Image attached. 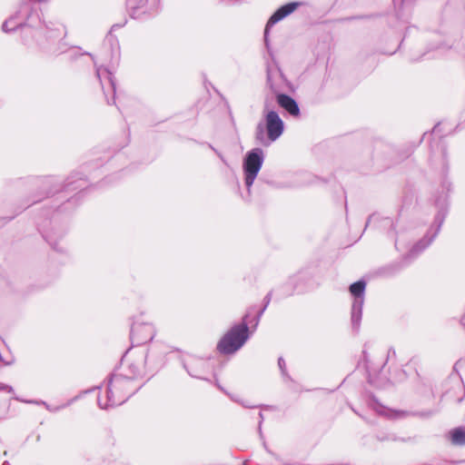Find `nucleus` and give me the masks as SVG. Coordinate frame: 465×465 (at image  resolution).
<instances>
[{
  "label": "nucleus",
  "instance_id": "nucleus-1",
  "mask_svg": "<svg viewBox=\"0 0 465 465\" xmlns=\"http://www.w3.org/2000/svg\"><path fill=\"white\" fill-rule=\"evenodd\" d=\"M41 10L31 1L23 3L17 12L5 20L2 25L5 33L22 29L23 43L30 49L47 55H58L67 51L65 27L59 24H45Z\"/></svg>",
  "mask_w": 465,
  "mask_h": 465
},
{
  "label": "nucleus",
  "instance_id": "nucleus-2",
  "mask_svg": "<svg viewBox=\"0 0 465 465\" xmlns=\"http://www.w3.org/2000/svg\"><path fill=\"white\" fill-rule=\"evenodd\" d=\"M441 188L442 194L438 196L435 200V205L439 208V211L434 217V222L428 229L426 234L413 244L408 253L403 256L401 262L403 263L402 266L411 263L414 259H416L432 243L439 234L447 214L448 193H450L451 189V183L447 178L443 179Z\"/></svg>",
  "mask_w": 465,
  "mask_h": 465
},
{
  "label": "nucleus",
  "instance_id": "nucleus-3",
  "mask_svg": "<svg viewBox=\"0 0 465 465\" xmlns=\"http://www.w3.org/2000/svg\"><path fill=\"white\" fill-rule=\"evenodd\" d=\"M140 386H135L131 380L125 379L124 374L114 372L107 381L106 400L104 401L99 396L97 403L101 409H109L124 403Z\"/></svg>",
  "mask_w": 465,
  "mask_h": 465
},
{
  "label": "nucleus",
  "instance_id": "nucleus-4",
  "mask_svg": "<svg viewBox=\"0 0 465 465\" xmlns=\"http://www.w3.org/2000/svg\"><path fill=\"white\" fill-rule=\"evenodd\" d=\"M251 312L242 317V322L232 325L217 343V351L223 355H232L238 351L249 340L248 318Z\"/></svg>",
  "mask_w": 465,
  "mask_h": 465
},
{
  "label": "nucleus",
  "instance_id": "nucleus-5",
  "mask_svg": "<svg viewBox=\"0 0 465 465\" xmlns=\"http://www.w3.org/2000/svg\"><path fill=\"white\" fill-rule=\"evenodd\" d=\"M265 123L260 122L255 129V139L262 145L275 142L284 131V123L276 111L264 114Z\"/></svg>",
  "mask_w": 465,
  "mask_h": 465
},
{
  "label": "nucleus",
  "instance_id": "nucleus-6",
  "mask_svg": "<svg viewBox=\"0 0 465 465\" xmlns=\"http://www.w3.org/2000/svg\"><path fill=\"white\" fill-rule=\"evenodd\" d=\"M264 162V153L261 148H254L249 151L242 163L244 174V184L247 188L248 195L251 194V188Z\"/></svg>",
  "mask_w": 465,
  "mask_h": 465
},
{
  "label": "nucleus",
  "instance_id": "nucleus-7",
  "mask_svg": "<svg viewBox=\"0 0 465 465\" xmlns=\"http://www.w3.org/2000/svg\"><path fill=\"white\" fill-rule=\"evenodd\" d=\"M142 318L143 315L133 319L130 339L134 346H139L152 341L155 334L153 326Z\"/></svg>",
  "mask_w": 465,
  "mask_h": 465
},
{
  "label": "nucleus",
  "instance_id": "nucleus-8",
  "mask_svg": "<svg viewBox=\"0 0 465 465\" xmlns=\"http://www.w3.org/2000/svg\"><path fill=\"white\" fill-rule=\"evenodd\" d=\"M365 288L366 282L363 280L357 281L350 286V292L353 296L351 318L352 327L355 330L359 329L361 321Z\"/></svg>",
  "mask_w": 465,
  "mask_h": 465
},
{
  "label": "nucleus",
  "instance_id": "nucleus-9",
  "mask_svg": "<svg viewBox=\"0 0 465 465\" xmlns=\"http://www.w3.org/2000/svg\"><path fill=\"white\" fill-rule=\"evenodd\" d=\"M96 76L101 84L108 104L115 103L116 84L114 72L107 66L95 64Z\"/></svg>",
  "mask_w": 465,
  "mask_h": 465
},
{
  "label": "nucleus",
  "instance_id": "nucleus-10",
  "mask_svg": "<svg viewBox=\"0 0 465 465\" xmlns=\"http://www.w3.org/2000/svg\"><path fill=\"white\" fill-rule=\"evenodd\" d=\"M43 186L45 188H49L51 186L54 187V189H51L47 193H54L57 192H74L79 191L82 192L86 188V181L82 177H78V174H73L67 178L63 185L56 183V180L53 177L45 178L43 181Z\"/></svg>",
  "mask_w": 465,
  "mask_h": 465
},
{
  "label": "nucleus",
  "instance_id": "nucleus-11",
  "mask_svg": "<svg viewBox=\"0 0 465 465\" xmlns=\"http://www.w3.org/2000/svg\"><path fill=\"white\" fill-rule=\"evenodd\" d=\"M183 365L191 377L210 381L205 377V374L213 371V367L208 360L189 356L183 360Z\"/></svg>",
  "mask_w": 465,
  "mask_h": 465
},
{
  "label": "nucleus",
  "instance_id": "nucleus-12",
  "mask_svg": "<svg viewBox=\"0 0 465 465\" xmlns=\"http://www.w3.org/2000/svg\"><path fill=\"white\" fill-rule=\"evenodd\" d=\"M126 5L132 17L141 19L151 16L158 12L160 0H126Z\"/></svg>",
  "mask_w": 465,
  "mask_h": 465
},
{
  "label": "nucleus",
  "instance_id": "nucleus-13",
  "mask_svg": "<svg viewBox=\"0 0 465 465\" xmlns=\"http://www.w3.org/2000/svg\"><path fill=\"white\" fill-rule=\"evenodd\" d=\"M369 405L373 408L378 413L387 416L390 419H401L409 416H419L421 418H429L439 411V409L427 411H417L412 412L409 411L401 410H389L381 405L377 400L372 397L369 402Z\"/></svg>",
  "mask_w": 465,
  "mask_h": 465
},
{
  "label": "nucleus",
  "instance_id": "nucleus-14",
  "mask_svg": "<svg viewBox=\"0 0 465 465\" xmlns=\"http://www.w3.org/2000/svg\"><path fill=\"white\" fill-rule=\"evenodd\" d=\"M300 5L301 4L299 2H290L288 4L282 5L272 15V16L267 22L264 31V41L267 47L269 27L274 25L276 23L280 22L281 20L291 15Z\"/></svg>",
  "mask_w": 465,
  "mask_h": 465
},
{
  "label": "nucleus",
  "instance_id": "nucleus-15",
  "mask_svg": "<svg viewBox=\"0 0 465 465\" xmlns=\"http://www.w3.org/2000/svg\"><path fill=\"white\" fill-rule=\"evenodd\" d=\"M284 76L277 67H267V86L275 96L282 94V84L284 82Z\"/></svg>",
  "mask_w": 465,
  "mask_h": 465
},
{
  "label": "nucleus",
  "instance_id": "nucleus-16",
  "mask_svg": "<svg viewBox=\"0 0 465 465\" xmlns=\"http://www.w3.org/2000/svg\"><path fill=\"white\" fill-rule=\"evenodd\" d=\"M39 231L54 250H56L57 252H64L63 247H58V240H61L65 234L64 228L55 229L52 227L51 229H45L43 226L39 228Z\"/></svg>",
  "mask_w": 465,
  "mask_h": 465
},
{
  "label": "nucleus",
  "instance_id": "nucleus-17",
  "mask_svg": "<svg viewBox=\"0 0 465 465\" xmlns=\"http://www.w3.org/2000/svg\"><path fill=\"white\" fill-rule=\"evenodd\" d=\"M120 25H114L105 37V44L111 46V58L109 60V66L112 68L118 65L120 62V45L117 38L113 35V31L116 28H120Z\"/></svg>",
  "mask_w": 465,
  "mask_h": 465
},
{
  "label": "nucleus",
  "instance_id": "nucleus-18",
  "mask_svg": "<svg viewBox=\"0 0 465 465\" xmlns=\"http://www.w3.org/2000/svg\"><path fill=\"white\" fill-rule=\"evenodd\" d=\"M276 100L278 104L290 115L294 117L300 116L301 112L299 105L292 97L285 94H278Z\"/></svg>",
  "mask_w": 465,
  "mask_h": 465
},
{
  "label": "nucleus",
  "instance_id": "nucleus-19",
  "mask_svg": "<svg viewBox=\"0 0 465 465\" xmlns=\"http://www.w3.org/2000/svg\"><path fill=\"white\" fill-rule=\"evenodd\" d=\"M80 398H81V395H76L74 398L68 400L65 403H63L60 405H51L44 401H24L27 402V403H35V404L44 405L47 411L54 413V412H58L61 410H64V409L69 407L71 404H73L74 401H76Z\"/></svg>",
  "mask_w": 465,
  "mask_h": 465
},
{
  "label": "nucleus",
  "instance_id": "nucleus-20",
  "mask_svg": "<svg viewBox=\"0 0 465 465\" xmlns=\"http://www.w3.org/2000/svg\"><path fill=\"white\" fill-rule=\"evenodd\" d=\"M449 439L450 442L455 446L465 445V426H460L450 430Z\"/></svg>",
  "mask_w": 465,
  "mask_h": 465
},
{
  "label": "nucleus",
  "instance_id": "nucleus-21",
  "mask_svg": "<svg viewBox=\"0 0 465 465\" xmlns=\"http://www.w3.org/2000/svg\"><path fill=\"white\" fill-rule=\"evenodd\" d=\"M146 357H144L143 359L141 360V361H143V360L145 361ZM141 364L142 362L140 363H131L129 366H128V369H127V374H124V376L125 377V379H128V380H131L132 381V383L134 384V380L137 379L138 377L141 376L142 374V368H141Z\"/></svg>",
  "mask_w": 465,
  "mask_h": 465
},
{
  "label": "nucleus",
  "instance_id": "nucleus-22",
  "mask_svg": "<svg viewBox=\"0 0 465 465\" xmlns=\"http://www.w3.org/2000/svg\"><path fill=\"white\" fill-rule=\"evenodd\" d=\"M5 392L8 394H14V389L12 386L0 382V392ZM10 399H4L3 403H0V418L5 414V410L9 406Z\"/></svg>",
  "mask_w": 465,
  "mask_h": 465
},
{
  "label": "nucleus",
  "instance_id": "nucleus-23",
  "mask_svg": "<svg viewBox=\"0 0 465 465\" xmlns=\"http://www.w3.org/2000/svg\"><path fill=\"white\" fill-rule=\"evenodd\" d=\"M278 366L281 371V374H282V377L283 378V381L285 382L292 381V377L290 376V374L287 371L285 360L282 357H280L278 359Z\"/></svg>",
  "mask_w": 465,
  "mask_h": 465
},
{
  "label": "nucleus",
  "instance_id": "nucleus-24",
  "mask_svg": "<svg viewBox=\"0 0 465 465\" xmlns=\"http://www.w3.org/2000/svg\"><path fill=\"white\" fill-rule=\"evenodd\" d=\"M64 54H68V57L71 60L76 59L77 57L84 55V54H88V53L81 52V48H79V47H69L68 45H67V51ZM89 55H91V54H89Z\"/></svg>",
  "mask_w": 465,
  "mask_h": 465
},
{
  "label": "nucleus",
  "instance_id": "nucleus-25",
  "mask_svg": "<svg viewBox=\"0 0 465 465\" xmlns=\"http://www.w3.org/2000/svg\"><path fill=\"white\" fill-rule=\"evenodd\" d=\"M272 102H273L272 94H266L265 97H264V102H263V114H267V112H269V111H273L272 109Z\"/></svg>",
  "mask_w": 465,
  "mask_h": 465
},
{
  "label": "nucleus",
  "instance_id": "nucleus-26",
  "mask_svg": "<svg viewBox=\"0 0 465 465\" xmlns=\"http://www.w3.org/2000/svg\"><path fill=\"white\" fill-rule=\"evenodd\" d=\"M406 377H407L406 372L403 370L400 369L391 378V382L395 383V382L402 381L406 379Z\"/></svg>",
  "mask_w": 465,
  "mask_h": 465
},
{
  "label": "nucleus",
  "instance_id": "nucleus-27",
  "mask_svg": "<svg viewBox=\"0 0 465 465\" xmlns=\"http://www.w3.org/2000/svg\"><path fill=\"white\" fill-rule=\"evenodd\" d=\"M78 198L76 196H74L70 199H68L66 201V203H64L62 206L58 207V209L56 210V212H62V211H65L69 208V206H72L77 200Z\"/></svg>",
  "mask_w": 465,
  "mask_h": 465
},
{
  "label": "nucleus",
  "instance_id": "nucleus-28",
  "mask_svg": "<svg viewBox=\"0 0 465 465\" xmlns=\"http://www.w3.org/2000/svg\"><path fill=\"white\" fill-rule=\"evenodd\" d=\"M382 223H383V226H389V227H391V230L392 232H394V231H395V224H394V223H393V221H392L391 219H390V218H385V219H383V220H382Z\"/></svg>",
  "mask_w": 465,
  "mask_h": 465
},
{
  "label": "nucleus",
  "instance_id": "nucleus-29",
  "mask_svg": "<svg viewBox=\"0 0 465 465\" xmlns=\"http://www.w3.org/2000/svg\"><path fill=\"white\" fill-rule=\"evenodd\" d=\"M272 292H269L263 299V307L267 308L272 301Z\"/></svg>",
  "mask_w": 465,
  "mask_h": 465
},
{
  "label": "nucleus",
  "instance_id": "nucleus-30",
  "mask_svg": "<svg viewBox=\"0 0 465 465\" xmlns=\"http://www.w3.org/2000/svg\"><path fill=\"white\" fill-rule=\"evenodd\" d=\"M208 147L210 149H212L223 163H226V161H225L223 155L222 154V153H220L217 149H215L211 143H208Z\"/></svg>",
  "mask_w": 465,
  "mask_h": 465
},
{
  "label": "nucleus",
  "instance_id": "nucleus-31",
  "mask_svg": "<svg viewBox=\"0 0 465 465\" xmlns=\"http://www.w3.org/2000/svg\"><path fill=\"white\" fill-rule=\"evenodd\" d=\"M402 238H403V233L397 235V237L395 239V247L397 249H400V244H401V241Z\"/></svg>",
  "mask_w": 465,
  "mask_h": 465
},
{
  "label": "nucleus",
  "instance_id": "nucleus-32",
  "mask_svg": "<svg viewBox=\"0 0 465 465\" xmlns=\"http://www.w3.org/2000/svg\"><path fill=\"white\" fill-rule=\"evenodd\" d=\"M260 320H261V318H258V317H257V315H256L252 321H250V320L248 319V322H248V324H249L250 322H253V328H254V329H256V327L258 326V324H259V322H260Z\"/></svg>",
  "mask_w": 465,
  "mask_h": 465
},
{
  "label": "nucleus",
  "instance_id": "nucleus-33",
  "mask_svg": "<svg viewBox=\"0 0 465 465\" xmlns=\"http://www.w3.org/2000/svg\"><path fill=\"white\" fill-rule=\"evenodd\" d=\"M258 416H259V430H261V428H262V421H263V420H264V417H263V414H262V411H260V412L258 413Z\"/></svg>",
  "mask_w": 465,
  "mask_h": 465
},
{
  "label": "nucleus",
  "instance_id": "nucleus-34",
  "mask_svg": "<svg viewBox=\"0 0 465 465\" xmlns=\"http://www.w3.org/2000/svg\"><path fill=\"white\" fill-rule=\"evenodd\" d=\"M240 404L242 405L245 408H258L259 407V406H255V405H251V404H249L248 402H245V401H241Z\"/></svg>",
  "mask_w": 465,
  "mask_h": 465
},
{
  "label": "nucleus",
  "instance_id": "nucleus-35",
  "mask_svg": "<svg viewBox=\"0 0 465 465\" xmlns=\"http://www.w3.org/2000/svg\"><path fill=\"white\" fill-rule=\"evenodd\" d=\"M266 309H267V308L262 307V309L257 312V314H256V315H257V317H258V318H261V317L262 316V314H263V312H265V310H266Z\"/></svg>",
  "mask_w": 465,
  "mask_h": 465
},
{
  "label": "nucleus",
  "instance_id": "nucleus-36",
  "mask_svg": "<svg viewBox=\"0 0 465 465\" xmlns=\"http://www.w3.org/2000/svg\"><path fill=\"white\" fill-rule=\"evenodd\" d=\"M96 389H99V386H96ZM94 390H95V388H93V389H90V390L84 391H82L79 395H81V396H82L83 394L89 393V392H91V391H94Z\"/></svg>",
  "mask_w": 465,
  "mask_h": 465
},
{
  "label": "nucleus",
  "instance_id": "nucleus-37",
  "mask_svg": "<svg viewBox=\"0 0 465 465\" xmlns=\"http://www.w3.org/2000/svg\"><path fill=\"white\" fill-rule=\"evenodd\" d=\"M414 0H401V5H410L413 2Z\"/></svg>",
  "mask_w": 465,
  "mask_h": 465
},
{
  "label": "nucleus",
  "instance_id": "nucleus-38",
  "mask_svg": "<svg viewBox=\"0 0 465 465\" xmlns=\"http://www.w3.org/2000/svg\"><path fill=\"white\" fill-rule=\"evenodd\" d=\"M362 354H363L364 361H365V363L367 364V363H368V361H369V360H368V353H367L365 351H362Z\"/></svg>",
  "mask_w": 465,
  "mask_h": 465
},
{
  "label": "nucleus",
  "instance_id": "nucleus-39",
  "mask_svg": "<svg viewBox=\"0 0 465 465\" xmlns=\"http://www.w3.org/2000/svg\"><path fill=\"white\" fill-rule=\"evenodd\" d=\"M230 398H231L233 401L238 402V403H241V401H240L238 398H236V397H234V396H232V395H230Z\"/></svg>",
  "mask_w": 465,
  "mask_h": 465
},
{
  "label": "nucleus",
  "instance_id": "nucleus-40",
  "mask_svg": "<svg viewBox=\"0 0 465 465\" xmlns=\"http://www.w3.org/2000/svg\"><path fill=\"white\" fill-rule=\"evenodd\" d=\"M431 49H436V50H441V49H443V50H445L446 48H445V46H441V45H440V46H435V47L433 46V47H431Z\"/></svg>",
  "mask_w": 465,
  "mask_h": 465
},
{
  "label": "nucleus",
  "instance_id": "nucleus-41",
  "mask_svg": "<svg viewBox=\"0 0 465 465\" xmlns=\"http://www.w3.org/2000/svg\"><path fill=\"white\" fill-rule=\"evenodd\" d=\"M440 124H437L434 126L433 130H432V134H435L437 132H438V128H439Z\"/></svg>",
  "mask_w": 465,
  "mask_h": 465
},
{
  "label": "nucleus",
  "instance_id": "nucleus-42",
  "mask_svg": "<svg viewBox=\"0 0 465 465\" xmlns=\"http://www.w3.org/2000/svg\"><path fill=\"white\" fill-rule=\"evenodd\" d=\"M215 385H216V386L218 387V389H220L221 391H225L223 390V387L218 383V381H216V382H215Z\"/></svg>",
  "mask_w": 465,
  "mask_h": 465
},
{
  "label": "nucleus",
  "instance_id": "nucleus-43",
  "mask_svg": "<svg viewBox=\"0 0 465 465\" xmlns=\"http://www.w3.org/2000/svg\"><path fill=\"white\" fill-rule=\"evenodd\" d=\"M374 215H371L366 223V227L369 225L371 220L373 218Z\"/></svg>",
  "mask_w": 465,
  "mask_h": 465
},
{
  "label": "nucleus",
  "instance_id": "nucleus-44",
  "mask_svg": "<svg viewBox=\"0 0 465 465\" xmlns=\"http://www.w3.org/2000/svg\"><path fill=\"white\" fill-rule=\"evenodd\" d=\"M56 222V217L55 215L54 214L51 218V223H55Z\"/></svg>",
  "mask_w": 465,
  "mask_h": 465
},
{
  "label": "nucleus",
  "instance_id": "nucleus-45",
  "mask_svg": "<svg viewBox=\"0 0 465 465\" xmlns=\"http://www.w3.org/2000/svg\"><path fill=\"white\" fill-rule=\"evenodd\" d=\"M441 150H442L443 156H445L446 155V148H445V146H442Z\"/></svg>",
  "mask_w": 465,
  "mask_h": 465
},
{
  "label": "nucleus",
  "instance_id": "nucleus-46",
  "mask_svg": "<svg viewBox=\"0 0 465 465\" xmlns=\"http://www.w3.org/2000/svg\"><path fill=\"white\" fill-rule=\"evenodd\" d=\"M391 438L387 437V438H381V440H390Z\"/></svg>",
  "mask_w": 465,
  "mask_h": 465
},
{
  "label": "nucleus",
  "instance_id": "nucleus-47",
  "mask_svg": "<svg viewBox=\"0 0 465 465\" xmlns=\"http://www.w3.org/2000/svg\"><path fill=\"white\" fill-rule=\"evenodd\" d=\"M13 398L17 400V401H20V399L18 397H13Z\"/></svg>",
  "mask_w": 465,
  "mask_h": 465
}]
</instances>
